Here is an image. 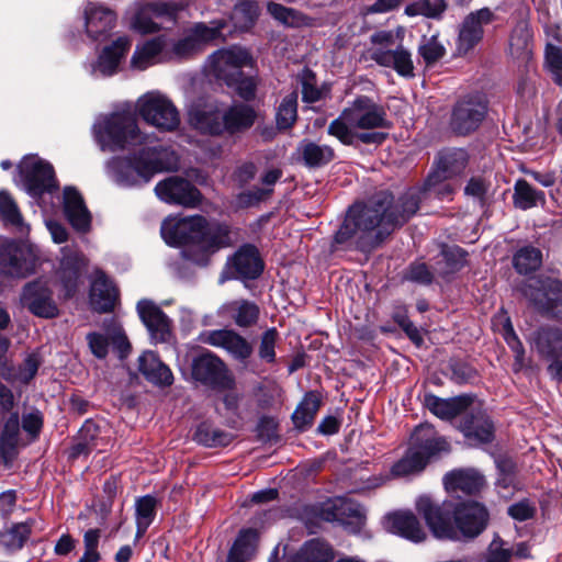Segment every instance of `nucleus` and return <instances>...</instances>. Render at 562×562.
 I'll return each instance as SVG.
<instances>
[{
  "mask_svg": "<svg viewBox=\"0 0 562 562\" xmlns=\"http://www.w3.org/2000/svg\"><path fill=\"white\" fill-rule=\"evenodd\" d=\"M440 172H430L423 188H411L397 201L380 191L364 203L351 205L334 236V244L368 252L379 247L396 228L419 210L424 199L450 200L453 187Z\"/></svg>",
  "mask_w": 562,
  "mask_h": 562,
  "instance_id": "obj_1",
  "label": "nucleus"
},
{
  "mask_svg": "<svg viewBox=\"0 0 562 562\" xmlns=\"http://www.w3.org/2000/svg\"><path fill=\"white\" fill-rule=\"evenodd\" d=\"M416 510L431 535L446 541H471L486 529L490 520L487 508L479 502L439 503L429 496H420L416 501Z\"/></svg>",
  "mask_w": 562,
  "mask_h": 562,
  "instance_id": "obj_2",
  "label": "nucleus"
},
{
  "mask_svg": "<svg viewBox=\"0 0 562 562\" xmlns=\"http://www.w3.org/2000/svg\"><path fill=\"white\" fill-rule=\"evenodd\" d=\"M161 236L168 245L181 246V256L196 265H206L210 254L232 245L228 225L201 215L164 222Z\"/></svg>",
  "mask_w": 562,
  "mask_h": 562,
  "instance_id": "obj_3",
  "label": "nucleus"
},
{
  "mask_svg": "<svg viewBox=\"0 0 562 562\" xmlns=\"http://www.w3.org/2000/svg\"><path fill=\"white\" fill-rule=\"evenodd\" d=\"M391 126L383 105L368 95H357L330 122L327 133L347 146H352L356 140L366 145H381L387 138V133L376 130H389Z\"/></svg>",
  "mask_w": 562,
  "mask_h": 562,
  "instance_id": "obj_4",
  "label": "nucleus"
},
{
  "mask_svg": "<svg viewBox=\"0 0 562 562\" xmlns=\"http://www.w3.org/2000/svg\"><path fill=\"white\" fill-rule=\"evenodd\" d=\"M110 167L117 183L134 187L148 183L156 173L177 170L179 157L170 147L158 145L113 158Z\"/></svg>",
  "mask_w": 562,
  "mask_h": 562,
  "instance_id": "obj_5",
  "label": "nucleus"
},
{
  "mask_svg": "<svg viewBox=\"0 0 562 562\" xmlns=\"http://www.w3.org/2000/svg\"><path fill=\"white\" fill-rule=\"evenodd\" d=\"M95 140L102 150L117 151L149 143V136L140 133L134 114L116 112L93 126Z\"/></svg>",
  "mask_w": 562,
  "mask_h": 562,
  "instance_id": "obj_6",
  "label": "nucleus"
},
{
  "mask_svg": "<svg viewBox=\"0 0 562 562\" xmlns=\"http://www.w3.org/2000/svg\"><path fill=\"white\" fill-rule=\"evenodd\" d=\"M370 59L379 66L391 68L405 78L415 76V67L411 52L401 43H396L393 31L381 30L370 36Z\"/></svg>",
  "mask_w": 562,
  "mask_h": 562,
  "instance_id": "obj_7",
  "label": "nucleus"
},
{
  "mask_svg": "<svg viewBox=\"0 0 562 562\" xmlns=\"http://www.w3.org/2000/svg\"><path fill=\"white\" fill-rule=\"evenodd\" d=\"M226 26L225 20H214L210 24L194 23L178 40L169 38V60H181L202 52L204 47L222 35Z\"/></svg>",
  "mask_w": 562,
  "mask_h": 562,
  "instance_id": "obj_8",
  "label": "nucleus"
},
{
  "mask_svg": "<svg viewBox=\"0 0 562 562\" xmlns=\"http://www.w3.org/2000/svg\"><path fill=\"white\" fill-rule=\"evenodd\" d=\"M519 291L541 315L562 322V282L527 281Z\"/></svg>",
  "mask_w": 562,
  "mask_h": 562,
  "instance_id": "obj_9",
  "label": "nucleus"
},
{
  "mask_svg": "<svg viewBox=\"0 0 562 562\" xmlns=\"http://www.w3.org/2000/svg\"><path fill=\"white\" fill-rule=\"evenodd\" d=\"M487 101L482 94H468L459 99L451 111L450 128L457 135L475 132L487 114Z\"/></svg>",
  "mask_w": 562,
  "mask_h": 562,
  "instance_id": "obj_10",
  "label": "nucleus"
},
{
  "mask_svg": "<svg viewBox=\"0 0 562 562\" xmlns=\"http://www.w3.org/2000/svg\"><path fill=\"white\" fill-rule=\"evenodd\" d=\"M18 169L27 193L34 198L58 189L53 166L36 156L24 157Z\"/></svg>",
  "mask_w": 562,
  "mask_h": 562,
  "instance_id": "obj_11",
  "label": "nucleus"
},
{
  "mask_svg": "<svg viewBox=\"0 0 562 562\" xmlns=\"http://www.w3.org/2000/svg\"><path fill=\"white\" fill-rule=\"evenodd\" d=\"M139 115L159 131L173 132L180 125V114L167 97L148 93L138 101Z\"/></svg>",
  "mask_w": 562,
  "mask_h": 562,
  "instance_id": "obj_12",
  "label": "nucleus"
},
{
  "mask_svg": "<svg viewBox=\"0 0 562 562\" xmlns=\"http://www.w3.org/2000/svg\"><path fill=\"white\" fill-rule=\"evenodd\" d=\"M248 66H252V57L240 47L218 49L207 59L209 72L225 85L233 83L243 68Z\"/></svg>",
  "mask_w": 562,
  "mask_h": 562,
  "instance_id": "obj_13",
  "label": "nucleus"
},
{
  "mask_svg": "<svg viewBox=\"0 0 562 562\" xmlns=\"http://www.w3.org/2000/svg\"><path fill=\"white\" fill-rule=\"evenodd\" d=\"M191 374L195 381L212 389H231L234 383L225 362L209 350L193 358Z\"/></svg>",
  "mask_w": 562,
  "mask_h": 562,
  "instance_id": "obj_14",
  "label": "nucleus"
},
{
  "mask_svg": "<svg viewBox=\"0 0 562 562\" xmlns=\"http://www.w3.org/2000/svg\"><path fill=\"white\" fill-rule=\"evenodd\" d=\"M224 109L222 103L213 99H200L188 111L191 127L204 135L224 136Z\"/></svg>",
  "mask_w": 562,
  "mask_h": 562,
  "instance_id": "obj_15",
  "label": "nucleus"
},
{
  "mask_svg": "<svg viewBox=\"0 0 562 562\" xmlns=\"http://www.w3.org/2000/svg\"><path fill=\"white\" fill-rule=\"evenodd\" d=\"M200 341L224 349L234 360L241 363H246L254 352L251 342L234 329L205 330L201 333Z\"/></svg>",
  "mask_w": 562,
  "mask_h": 562,
  "instance_id": "obj_16",
  "label": "nucleus"
},
{
  "mask_svg": "<svg viewBox=\"0 0 562 562\" xmlns=\"http://www.w3.org/2000/svg\"><path fill=\"white\" fill-rule=\"evenodd\" d=\"M494 12L485 7L470 12L459 26L457 49L460 54L472 50L483 38V25L495 21Z\"/></svg>",
  "mask_w": 562,
  "mask_h": 562,
  "instance_id": "obj_17",
  "label": "nucleus"
},
{
  "mask_svg": "<svg viewBox=\"0 0 562 562\" xmlns=\"http://www.w3.org/2000/svg\"><path fill=\"white\" fill-rule=\"evenodd\" d=\"M85 31L93 42L105 41L116 26V13L99 2H87L83 7Z\"/></svg>",
  "mask_w": 562,
  "mask_h": 562,
  "instance_id": "obj_18",
  "label": "nucleus"
},
{
  "mask_svg": "<svg viewBox=\"0 0 562 562\" xmlns=\"http://www.w3.org/2000/svg\"><path fill=\"white\" fill-rule=\"evenodd\" d=\"M157 196L167 203L194 207L201 200L200 191L187 179L169 177L155 187Z\"/></svg>",
  "mask_w": 562,
  "mask_h": 562,
  "instance_id": "obj_19",
  "label": "nucleus"
},
{
  "mask_svg": "<svg viewBox=\"0 0 562 562\" xmlns=\"http://www.w3.org/2000/svg\"><path fill=\"white\" fill-rule=\"evenodd\" d=\"M21 302L32 314L43 318L58 315V307L53 299V291L42 280L27 283L23 288Z\"/></svg>",
  "mask_w": 562,
  "mask_h": 562,
  "instance_id": "obj_20",
  "label": "nucleus"
},
{
  "mask_svg": "<svg viewBox=\"0 0 562 562\" xmlns=\"http://www.w3.org/2000/svg\"><path fill=\"white\" fill-rule=\"evenodd\" d=\"M34 270L30 251L15 241L0 246V272L12 278H26Z\"/></svg>",
  "mask_w": 562,
  "mask_h": 562,
  "instance_id": "obj_21",
  "label": "nucleus"
},
{
  "mask_svg": "<svg viewBox=\"0 0 562 562\" xmlns=\"http://www.w3.org/2000/svg\"><path fill=\"white\" fill-rule=\"evenodd\" d=\"M458 429L475 443H490L494 440V424L487 413L473 405L458 422Z\"/></svg>",
  "mask_w": 562,
  "mask_h": 562,
  "instance_id": "obj_22",
  "label": "nucleus"
},
{
  "mask_svg": "<svg viewBox=\"0 0 562 562\" xmlns=\"http://www.w3.org/2000/svg\"><path fill=\"white\" fill-rule=\"evenodd\" d=\"M136 308L155 344L170 340L172 322L157 304L150 300H140Z\"/></svg>",
  "mask_w": 562,
  "mask_h": 562,
  "instance_id": "obj_23",
  "label": "nucleus"
},
{
  "mask_svg": "<svg viewBox=\"0 0 562 562\" xmlns=\"http://www.w3.org/2000/svg\"><path fill=\"white\" fill-rule=\"evenodd\" d=\"M409 446L429 462L451 450L447 439L429 424H420L415 427L411 435Z\"/></svg>",
  "mask_w": 562,
  "mask_h": 562,
  "instance_id": "obj_24",
  "label": "nucleus"
},
{
  "mask_svg": "<svg viewBox=\"0 0 562 562\" xmlns=\"http://www.w3.org/2000/svg\"><path fill=\"white\" fill-rule=\"evenodd\" d=\"M385 529L415 543L426 540L427 533L417 516L409 510H397L384 518Z\"/></svg>",
  "mask_w": 562,
  "mask_h": 562,
  "instance_id": "obj_25",
  "label": "nucleus"
},
{
  "mask_svg": "<svg viewBox=\"0 0 562 562\" xmlns=\"http://www.w3.org/2000/svg\"><path fill=\"white\" fill-rule=\"evenodd\" d=\"M216 314L220 318L232 322L240 328H249L258 323L260 308L252 301L237 299L223 303Z\"/></svg>",
  "mask_w": 562,
  "mask_h": 562,
  "instance_id": "obj_26",
  "label": "nucleus"
},
{
  "mask_svg": "<svg viewBox=\"0 0 562 562\" xmlns=\"http://www.w3.org/2000/svg\"><path fill=\"white\" fill-rule=\"evenodd\" d=\"M169 37L159 35L136 46L131 59V66L138 70L169 60Z\"/></svg>",
  "mask_w": 562,
  "mask_h": 562,
  "instance_id": "obj_27",
  "label": "nucleus"
},
{
  "mask_svg": "<svg viewBox=\"0 0 562 562\" xmlns=\"http://www.w3.org/2000/svg\"><path fill=\"white\" fill-rule=\"evenodd\" d=\"M445 488L451 493L463 495H476L485 486L484 476L474 469H457L445 474Z\"/></svg>",
  "mask_w": 562,
  "mask_h": 562,
  "instance_id": "obj_28",
  "label": "nucleus"
},
{
  "mask_svg": "<svg viewBox=\"0 0 562 562\" xmlns=\"http://www.w3.org/2000/svg\"><path fill=\"white\" fill-rule=\"evenodd\" d=\"M89 297L92 310L98 313H109L114 310L119 291L102 270L94 272Z\"/></svg>",
  "mask_w": 562,
  "mask_h": 562,
  "instance_id": "obj_29",
  "label": "nucleus"
},
{
  "mask_svg": "<svg viewBox=\"0 0 562 562\" xmlns=\"http://www.w3.org/2000/svg\"><path fill=\"white\" fill-rule=\"evenodd\" d=\"M474 403V397L469 394H462L450 398H440L429 394L425 396L426 407L437 417L443 420L461 417Z\"/></svg>",
  "mask_w": 562,
  "mask_h": 562,
  "instance_id": "obj_30",
  "label": "nucleus"
},
{
  "mask_svg": "<svg viewBox=\"0 0 562 562\" xmlns=\"http://www.w3.org/2000/svg\"><path fill=\"white\" fill-rule=\"evenodd\" d=\"M257 112L246 103H234L224 109V135L235 136L248 131L255 124Z\"/></svg>",
  "mask_w": 562,
  "mask_h": 562,
  "instance_id": "obj_31",
  "label": "nucleus"
},
{
  "mask_svg": "<svg viewBox=\"0 0 562 562\" xmlns=\"http://www.w3.org/2000/svg\"><path fill=\"white\" fill-rule=\"evenodd\" d=\"M64 212L68 222L76 231L87 232L90 228V213L83 198L72 187H66L64 190Z\"/></svg>",
  "mask_w": 562,
  "mask_h": 562,
  "instance_id": "obj_32",
  "label": "nucleus"
},
{
  "mask_svg": "<svg viewBox=\"0 0 562 562\" xmlns=\"http://www.w3.org/2000/svg\"><path fill=\"white\" fill-rule=\"evenodd\" d=\"M138 370L151 383L168 386L173 382L169 367L162 363L153 351H145L138 358Z\"/></svg>",
  "mask_w": 562,
  "mask_h": 562,
  "instance_id": "obj_33",
  "label": "nucleus"
},
{
  "mask_svg": "<svg viewBox=\"0 0 562 562\" xmlns=\"http://www.w3.org/2000/svg\"><path fill=\"white\" fill-rule=\"evenodd\" d=\"M299 160L308 168H321L335 158V150L328 145H321L310 139H303L296 148Z\"/></svg>",
  "mask_w": 562,
  "mask_h": 562,
  "instance_id": "obj_34",
  "label": "nucleus"
},
{
  "mask_svg": "<svg viewBox=\"0 0 562 562\" xmlns=\"http://www.w3.org/2000/svg\"><path fill=\"white\" fill-rule=\"evenodd\" d=\"M535 345L539 355L550 361L562 359V328L544 326L536 333Z\"/></svg>",
  "mask_w": 562,
  "mask_h": 562,
  "instance_id": "obj_35",
  "label": "nucleus"
},
{
  "mask_svg": "<svg viewBox=\"0 0 562 562\" xmlns=\"http://www.w3.org/2000/svg\"><path fill=\"white\" fill-rule=\"evenodd\" d=\"M232 266L238 278L256 279L263 270L262 261L254 246L241 247L233 257Z\"/></svg>",
  "mask_w": 562,
  "mask_h": 562,
  "instance_id": "obj_36",
  "label": "nucleus"
},
{
  "mask_svg": "<svg viewBox=\"0 0 562 562\" xmlns=\"http://www.w3.org/2000/svg\"><path fill=\"white\" fill-rule=\"evenodd\" d=\"M131 40L127 36H122L115 40L111 45L103 48L98 59V69L104 76L113 75L122 58L131 48Z\"/></svg>",
  "mask_w": 562,
  "mask_h": 562,
  "instance_id": "obj_37",
  "label": "nucleus"
},
{
  "mask_svg": "<svg viewBox=\"0 0 562 562\" xmlns=\"http://www.w3.org/2000/svg\"><path fill=\"white\" fill-rule=\"evenodd\" d=\"M150 14L157 18L168 16L170 20H175L176 13L175 9L167 3L148 4L135 14L132 22L133 29L143 34L157 32L159 26L153 21Z\"/></svg>",
  "mask_w": 562,
  "mask_h": 562,
  "instance_id": "obj_38",
  "label": "nucleus"
},
{
  "mask_svg": "<svg viewBox=\"0 0 562 562\" xmlns=\"http://www.w3.org/2000/svg\"><path fill=\"white\" fill-rule=\"evenodd\" d=\"M83 267L85 258L82 255L75 254L63 258L60 263V280L67 297L76 293Z\"/></svg>",
  "mask_w": 562,
  "mask_h": 562,
  "instance_id": "obj_39",
  "label": "nucleus"
},
{
  "mask_svg": "<svg viewBox=\"0 0 562 562\" xmlns=\"http://www.w3.org/2000/svg\"><path fill=\"white\" fill-rule=\"evenodd\" d=\"M258 539L259 533L256 529L240 530L228 552L227 562L249 561L256 552Z\"/></svg>",
  "mask_w": 562,
  "mask_h": 562,
  "instance_id": "obj_40",
  "label": "nucleus"
},
{
  "mask_svg": "<svg viewBox=\"0 0 562 562\" xmlns=\"http://www.w3.org/2000/svg\"><path fill=\"white\" fill-rule=\"evenodd\" d=\"M468 153L462 148H449L439 153L435 172L452 178L460 175L468 165Z\"/></svg>",
  "mask_w": 562,
  "mask_h": 562,
  "instance_id": "obj_41",
  "label": "nucleus"
},
{
  "mask_svg": "<svg viewBox=\"0 0 562 562\" xmlns=\"http://www.w3.org/2000/svg\"><path fill=\"white\" fill-rule=\"evenodd\" d=\"M542 251L533 245L519 247L513 255L512 263L517 273L527 276L542 266Z\"/></svg>",
  "mask_w": 562,
  "mask_h": 562,
  "instance_id": "obj_42",
  "label": "nucleus"
},
{
  "mask_svg": "<svg viewBox=\"0 0 562 562\" xmlns=\"http://www.w3.org/2000/svg\"><path fill=\"white\" fill-rule=\"evenodd\" d=\"M321 407V397L317 392H307L296 409L292 414V420L296 428L304 430L312 426Z\"/></svg>",
  "mask_w": 562,
  "mask_h": 562,
  "instance_id": "obj_43",
  "label": "nucleus"
},
{
  "mask_svg": "<svg viewBox=\"0 0 562 562\" xmlns=\"http://www.w3.org/2000/svg\"><path fill=\"white\" fill-rule=\"evenodd\" d=\"M193 439L204 447L217 448L228 446L233 441L234 435L203 422L196 427Z\"/></svg>",
  "mask_w": 562,
  "mask_h": 562,
  "instance_id": "obj_44",
  "label": "nucleus"
},
{
  "mask_svg": "<svg viewBox=\"0 0 562 562\" xmlns=\"http://www.w3.org/2000/svg\"><path fill=\"white\" fill-rule=\"evenodd\" d=\"M428 463L425 457L408 446L404 456L392 465L391 473L396 477L417 475L426 469Z\"/></svg>",
  "mask_w": 562,
  "mask_h": 562,
  "instance_id": "obj_45",
  "label": "nucleus"
},
{
  "mask_svg": "<svg viewBox=\"0 0 562 562\" xmlns=\"http://www.w3.org/2000/svg\"><path fill=\"white\" fill-rule=\"evenodd\" d=\"M20 420L18 414H11L5 420L0 436V458L7 463L15 456L19 441Z\"/></svg>",
  "mask_w": 562,
  "mask_h": 562,
  "instance_id": "obj_46",
  "label": "nucleus"
},
{
  "mask_svg": "<svg viewBox=\"0 0 562 562\" xmlns=\"http://www.w3.org/2000/svg\"><path fill=\"white\" fill-rule=\"evenodd\" d=\"M335 552L330 544L319 539H312L304 543L295 562H333Z\"/></svg>",
  "mask_w": 562,
  "mask_h": 562,
  "instance_id": "obj_47",
  "label": "nucleus"
},
{
  "mask_svg": "<svg viewBox=\"0 0 562 562\" xmlns=\"http://www.w3.org/2000/svg\"><path fill=\"white\" fill-rule=\"evenodd\" d=\"M158 504V499L149 494L136 498L135 515L137 537H142L154 521Z\"/></svg>",
  "mask_w": 562,
  "mask_h": 562,
  "instance_id": "obj_48",
  "label": "nucleus"
},
{
  "mask_svg": "<svg viewBox=\"0 0 562 562\" xmlns=\"http://www.w3.org/2000/svg\"><path fill=\"white\" fill-rule=\"evenodd\" d=\"M446 0H416L405 7V14L408 16L423 15L428 19L441 20L447 11Z\"/></svg>",
  "mask_w": 562,
  "mask_h": 562,
  "instance_id": "obj_49",
  "label": "nucleus"
},
{
  "mask_svg": "<svg viewBox=\"0 0 562 562\" xmlns=\"http://www.w3.org/2000/svg\"><path fill=\"white\" fill-rule=\"evenodd\" d=\"M259 14V7L256 1L243 0L235 4L231 19L235 29L247 31L255 24Z\"/></svg>",
  "mask_w": 562,
  "mask_h": 562,
  "instance_id": "obj_50",
  "label": "nucleus"
},
{
  "mask_svg": "<svg viewBox=\"0 0 562 562\" xmlns=\"http://www.w3.org/2000/svg\"><path fill=\"white\" fill-rule=\"evenodd\" d=\"M514 204L521 210H528L544 201V193L532 188L526 180L520 179L514 188Z\"/></svg>",
  "mask_w": 562,
  "mask_h": 562,
  "instance_id": "obj_51",
  "label": "nucleus"
},
{
  "mask_svg": "<svg viewBox=\"0 0 562 562\" xmlns=\"http://www.w3.org/2000/svg\"><path fill=\"white\" fill-rule=\"evenodd\" d=\"M297 119V93L295 91L285 95L277 109L276 124L278 130L291 128Z\"/></svg>",
  "mask_w": 562,
  "mask_h": 562,
  "instance_id": "obj_52",
  "label": "nucleus"
},
{
  "mask_svg": "<svg viewBox=\"0 0 562 562\" xmlns=\"http://www.w3.org/2000/svg\"><path fill=\"white\" fill-rule=\"evenodd\" d=\"M331 509L327 508L324 510V518L328 521H342V517L348 516L356 519L358 527L363 524L364 515L362 508L352 502L339 501L333 505Z\"/></svg>",
  "mask_w": 562,
  "mask_h": 562,
  "instance_id": "obj_53",
  "label": "nucleus"
},
{
  "mask_svg": "<svg viewBox=\"0 0 562 562\" xmlns=\"http://www.w3.org/2000/svg\"><path fill=\"white\" fill-rule=\"evenodd\" d=\"M418 55L427 66H432L446 55V48L437 35L423 37L418 46Z\"/></svg>",
  "mask_w": 562,
  "mask_h": 562,
  "instance_id": "obj_54",
  "label": "nucleus"
},
{
  "mask_svg": "<svg viewBox=\"0 0 562 562\" xmlns=\"http://www.w3.org/2000/svg\"><path fill=\"white\" fill-rule=\"evenodd\" d=\"M258 85V77L245 76L241 71L233 83L226 86L234 89L236 94L245 102H250L256 99Z\"/></svg>",
  "mask_w": 562,
  "mask_h": 562,
  "instance_id": "obj_55",
  "label": "nucleus"
},
{
  "mask_svg": "<svg viewBox=\"0 0 562 562\" xmlns=\"http://www.w3.org/2000/svg\"><path fill=\"white\" fill-rule=\"evenodd\" d=\"M279 340V331L276 327H270L260 336L258 347V357L267 362L274 363L277 359L276 346Z\"/></svg>",
  "mask_w": 562,
  "mask_h": 562,
  "instance_id": "obj_56",
  "label": "nucleus"
},
{
  "mask_svg": "<svg viewBox=\"0 0 562 562\" xmlns=\"http://www.w3.org/2000/svg\"><path fill=\"white\" fill-rule=\"evenodd\" d=\"M272 192L273 189L259 187L243 191L235 196V206L238 209L252 207L267 200L272 194Z\"/></svg>",
  "mask_w": 562,
  "mask_h": 562,
  "instance_id": "obj_57",
  "label": "nucleus"
},
{
  "mask_svg": "<svg viewBox=\"0 0 562 562\" xmlns=\"http://www.w3.org/2000/svg\"><path fill=\"white\" fill-rule=\"evenodd\" d=\"M31 531L32 528L27 522L15 524L3 533V542L8 548L19 550L29 539Z\"/></svg>",
  "mask_w": 562,
  "mask_h": 562,
  "instance_id": "obj_58",
  "label": "nucleus"
},
{
  "mask_svg": "<svg viewBox=\"0 0 562 562\" xmlns=\"http://www.w3.org/2000/svg\"><path fill=\"white\" fill-rule=\"evenodd\" d=\"M267 9L277 21L288 26H297L303 20L299 11L280 3L269 2Z\"/></svg>",
  "mask_w": 562,
  "mask_h": 562,
  "instance_id": "obj_59",
  "label": "nucleus"
},
{
  "mask_svg": "<svg viewBox=\"0 0 562 562\" xmlns=\"http://www.w3.org/2000/svg\"><path fill=\"white\" fill-rule=\"evenodd\" d=\"M513 549L501 537L493 538L484 555V562H510Z\"/></svg>",
  "mask_w": 562,
  "mask_h": 562,
  "instance_id": "obj_60",
  "label": "nucleus"
},
{
  "mask_svg": "<svg viewBox=\"0 0 562 562\" xmlns=\"http://www.w3.org/2000/svg\"><path fill=\"white\" fill-rule=\"evenodd\" d=\"M300 80L304 102L314 103L321 100L322 91L317 88L316 76L311 69L304 68L300 74Z\"/></svg>",
  "mask_w": 562,
  "mask_h": 562,
  "instance_id": "obj_61",
  "label": "nucleus"
},
{
  "mask_svg": "<svg viewBox=\"0 0 562 562\" xmlns=\"http://www.w3.org/2000/svg\"><path fill=\"white\" fill-rule=\"evenodd\" d=\"M546 61L552 74L553 81L562 87V49L549 44L546 48Z\"/></svg>",
  "mask_w": 562,
  "mask_h": 562,
  "instance_id": "obj_62",
  "label": "nucleus"
},
{
  "mask_svg": "<svg viewBox=\"0 0 562 562\" xmlns=\"http://www.w3.org/2000/svg\"><path fill=\"white\" fill-rule=\"evenodd\" d=\"M0 213L5 222L12 225L22 224V215L18 205L7 191H0Z\"/></svg>",
  "mask_w": 562,
  "mask_h": 562,
  "instance_id": "obj_63",
  "label": "nucleus"
},
{
  "mask_svg": "<svg viewBox=\"0 0 562 562\" xmlns=\"http://www.w3.org/2000/svg\"><path fill=\"white\" fill-rule=\"evenodd\" d=\"M405 279L418 284L429 285L432 283L434 274L425 262H413L405 273Z\"/></svg>",
  "mask_w": 562,
  "mask_h": 562,
  "instance_id": "obj_64",
  "label": "nucleus"
}]
</instances>
